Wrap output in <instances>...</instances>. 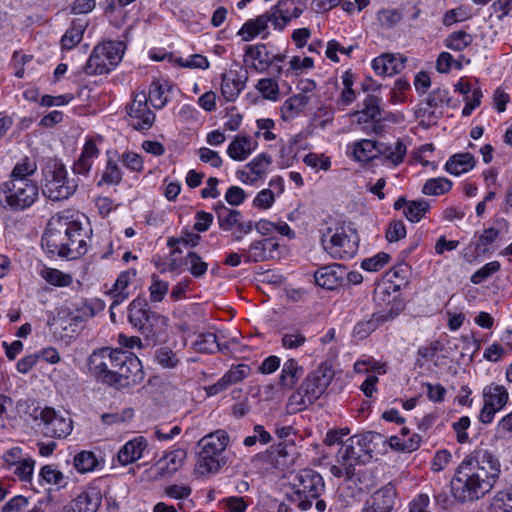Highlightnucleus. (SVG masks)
<instances>
[{
  "label": "nucleus",
  "mask_w": 512,
  "mask_h": 512,
  "mask_svg": "<svg viewBox=\"0 0 512 512\" xmlns=\"http://www.w3.org/2000/svg\"><path fill=\"white\" fill-rule=\"evenodd\" d=\"M101 504V495L96 489H89L79 494L63 512H96Z\"/></svg>",
  "instance_id": "412c9836"
},
{
  "label": "nucleus",
  "mask_w": 512,
  "mask_h": 512,
  "mask_svg": "<svg viewBox=\"0 0 512 512\" xmlns=\"http://www.w3.org/2000/svg\"><path fill=\"white\" fill-rule=\"evenodd\" d=\"M448 91L444 88L434 89L427 97L426 103L430 108H440L444 103H449Z\"/></svg>",
  "instance_id": "e2e57ef3"
},
{
  "label": "nucleus",
  "mask_w": 512,
  "mask_h": 512,
  "mask_svg": "<svg viewBox=\"0 0 512 512\" xmlns=\"http://www.w3.org/2000/svg\"><path fill=\"white\" fill-rule=\"evenodd\" d=\"M270 244L268 241H254L248 247L245 254L246 262H264L271 259V254L266 252L265 246Z\"/></svg>",
  "instance_id": "4c0bfd02"
},
{
  "label": "nucleus",
  "mask_w": 512,
  "mask_h": 512,
  "mask_svg": "<svg viewBox=\"0 0 512 512\" xmlns=\"http://www.w3.org/2000/svg\"><path fill=\"white\" fill-rule=\"evenodd\" d=\"M97 465V457L91 451H81L74 457V467L80 473L93 471Z\"/></svg>",
  "instance_id": "ea45409f"
},
{
  "label": "nucleus",
  "mask_w": 512,
  "mask_h": 512,
  "mask_svg": "<svg viewBox=\"0 0 512 512\" xmlns=\"http://www.w3.org/2000/svg\"><path fill=\"white\" fill-rule=\"evenodd\" d=\"M34 465L35 461L33 459H23L16 465L14 474L17 475L22 481H30L34 470Z\"/></svg>",
  "instance_id": "338daca9"
},
{
  "label": "nucleus",
  "mask_w": 512,
  "mask_h": 512,
  "mask_svg": "<svg viewBox=\"0 0 512 512\" xmlns=\"http://www.w3.org/2000/svg\"><path fill=\"white\" fill-rule=\"evenodd\" d=\"M85 28L86 24L80 21H73L61 39L62 49L71 50L79 44L83 38Z\"/></svg>",
  "instance_id": "72a5a7b5"
},
{
  "label": "nucleus",
  "mask_w": 512,
  "mask_h": 512,
  "mask_svg": "<svg viewBox=\"0 0 512 512\" xmlns=\"http://www.w3.org/2000/svg\"><path fill=\"white\" fill-rule=\"evenodd\" d=\"M165 91V86L159 80L152 82L147 98L154 108L161 109L166 105L167 97L164 95Z\"/></svg>",
  "instance_id": "49530a36"
},
{
  "label": "nucleus",
  "mask_w": 512,
  "mask_h": 512,
  "mask_svg": "<svg viewBox=\"0 0 512 512\" xmlns=\"http://www.w3.org/2000/svg\"><path fill=\"white\" fill-rule=\"evenodd\" d=\"M121 349L102 347L96 349L88 357V369L98 381L110 385L115 377V370L122 358Z\"/></svg>",
  "instance_id": "9d476101"
},
{
  "label": "nucleus",
  "mask_w": 512,
  "mask_h": 512,
  "mask_svg": "<svg viewBox=\"0 0 512 512\" xmlns=\"http://www.w3.org/2000/svg\"><path fill=\"white\" fill-rule=\"evenodd\" d=\"M103 142L104 140L101 136L87 139L81 156L78 160H89L92 158H97L99 156L100 146L103 144Z\"/></svg>",
  "instance_id": "864d4df0"
},
{
  "label": "nucleus",
  "mask_w": 512,
  "mask_h": 512,
  "mask_svg": "<svg viewBox=\"0 0 512 512\" xmlns=\"http://www.w3.org/2000/svg\"><path fill=\"white\" fill-rule=\"evenodd\" d=\"M500 235V232L498 229L490 227L487 229H484L483 232L480 234L478 242L476 244V250L486 251L487 247L494 243Z\"/></svg>",
  "instance_id": "0e129e2a"
},
{
  "label": "nucleus",
  "mask_w": 512,
  "mask_h": 512,
  "mask_svg": "<svg viewBox=\"0 0 512 512\" xmlns=\"http://www.w3.org/2000/svg\"><path fill=\"white\" fill-rule=\"evenodd\" d=\"M131 117V126L136 130H148L152 127L155 121V114L149 110L146 112L141 111L138 113L128 112Z\"/></svg>",
  "instance_id": "de8ad7c7"
},
{
  "label": "nucleus",
  "mask_w": 512,
  "mask_h": 512,
  "mask_svg": "<svg viewBox=\"0 0 512 512\" xmlns=\"http://www.w3.org/2000/svg\"><path fill=\"white\" fill-rule=\"evenodd\" d=\"M186 457L187 453L184 449H175L168 452L156 464L158 475L167 476L174 474L182 467Z\"/></svg>",
  "instance_id": "5701e85b"
},
{
  "label": "nucleus",
  "mask_w": 512,
  "mask_h": 512,
  "mask_svg": "<svg viewBox=\"0 0 512 512\" xmlns=\"http://www.w3.org/2000/svg\"><path fill=\"white\" fill-rule=\"evenodd\" d=\"M393 318L391 313L373 314L368 320L359 321L353 330V333L359 339L367 338L373 331H375L384 322Z\"/></svg>",
  "instance_id": "7c9ffc66"
},
{
  "label": "nucleus",
  "mask_w": 512,
  "mask_h": 512,
  "mask_svg": "<svg viewBox=\"0 0 512 512\" xmlns=\"http://www.w3.org/2000/svg\"><path fill=\"white\" fill-rule=\"evenodd\" d=\"M95 47L97 48V52H100L104 56L109 67H114L119 64L126 49L125 43L122 41H107Z\"/></svg>",
  "instance_id": "c85d7f7f"
},
{
  "label": "nucleus",
  "mask_w": 512,
  "mask_h": 512,
  "mask_svg": "<svg viewBox=\"0 0 512 512\" xmlns=\"http://www.w3.org/2000/svg\"><path fill=\"white\" fill-rule=\"evenodd\" d=\"M354 49H355L354 45H350L349 47L345 48L342 45H340V43L338 41L330 40L327 43L325 54H326L327 58H329L331 61L337 63V62H339V57L337 56V52H340L342 54L350 56L351 52Z\"/></svg>",
  "instance_id": "052dcab7"
},
{
  "label": "nucleus",
  "mask_w": 512,
  "mask_h": 512,
  "mask_svg": "<svg viewBox=\"0 0 512 512\" xmlns=\"http://www.w3.org/2000/svg\"><path fill=\"white\" fill-rule=\"evenodd\" d=\"M501 473L499 459L488 450H475L455 470L451 493L460 503L476 501L488 494Z\"/></svg>",
  "instance_id": "f257e3e1"
},
{
  "label": "nucleus",
  "mask_w": 512,
  "mask_h": 512,
  "mask_svg": "<svg viewBox=\"0 0 512 512\" xmlns=\"http://www.w3.org/2000/svg\"><path fill=\"white\" fill-rule=\"evenodd\" d=\"M421 437L418 434H412L407 437L391 436L389 444L393 449L399 451L412 452L419 448Z\"/></svg>",
  "instance_id": "e433bc0d"
},
{
  "label": "nucleus",
  "mask_w": 512,
  "mask_h": 512,
  "mask_svg": "<svg viewBox=\"0 0 512 512\" xmlns=\"http://www.w3.org/2000/svg\"><path fill=\"white\" fill-rule=\"evenodd\" d=\"M451 187V181L446 178H432L425 182L422 192L425 195L438 196L450 191Z\"/></svg>",
  "instance_id": "a19ab883"
},
{
  "label": "nucleus",
  "mask_w": 512,
  "mask_h": 512,
  "mask_svg": "<svg viewBox=\"0 0 512 512\" xmlns=\"http://www.w3.org/2000/svg\"><path fill=\"white\" fill-rule=\"evenodd\" d=\"M244 88L245 83L240 79L231 78L227 74H222L221 93L227 101H234Z\"/></svg>",
  "instance_id": "c9c22d12"
},
{
  "label": "nucleus",
  "mask_w": 512,
  "mask_h": 512,
  "mask_svg": "<svg viewBox=\"0 0 512 512\" xmlns=\"http://www.w3.org/2000/svg\"><path fill=\"white\" fill-rule=\"evenodd\" d=\"M155 357L157 363L163 368L172 369L175 368L179 363V359L176 353H174L168 347L159 348L156 351Z\"/></svg>",
  "instance_id": "3c124183"
},
{
  "label": "nucleus",
  "mask_w": 512,
  "mask_h": 512,
  "mask_svg": "<svg viewBox=\"0 0 512 512\" xmlns=\"http://www.w3.org/2000/svg\"><path fill=\"white\" fill-rule=\"evenodd\" d=\"M333 377L332 366L327 362L321 363L306 376L301 389L308 395L310 401H316L326 391Z\"/></svg>",
  "instance_id": "4468645a"
},
{
  "label": "nucleus",
  "mask_w": 512,
  "mask_h": 512,
  "mask_svg": "<svg viewBox=\"0 0 512 512\" xmlns=\"http://www.w3.org/2000/svg\"><path fill=\"white\" fill-rule=\"evenodd\" d=\"M354 160H376L379 154H384L386 160H403L406 155V146L396 141L394 145L387 146L370 139H362L352 146Z\"/></svg>",
  "instance_id": "9b49d317"
},
{
  "label": "nucleus",
  "mask_w": 512,
  "mask_h": 512,
  "mask_svg": "<svg viewBox=\"0 0 512 512\" xmlns=\"http://www.w3.org/2000/svg\"><path fill=\"white\" fill-rule=\"evenodd\" d=\"M346 275V269L340 264H332L319 268L315 274V282L318 286L334 290L341 286Z\"/></svg>",
  "instance_id": "6ab92c4d"
},
{
  "label": "nucleus",
  "mask_w": 512,
  "mask_h": 512,
  "mask_svg": "<svg viewBox=\"0 0 512 512\" xmlns=\"http://www.w3.org/2000/svg\"><path fill=\"white\" fill-rule=\"evenodd\" d=\"M482 397L483 407L479 413V421L489 424L493 421L495 414L505 407L509 394L504 386L492 383L483 388Z\"/></svg>",
  "instance_id": "ddd939ff"
},
{
  "label": "nucleus",
  "mask_w": 512,
  "mask_h": 512,
  "mask_svg": "<svg viewBox=\"0 0 512 512\" xmlns=\"http://www.w3.org/2000/svg\"><path fill=\"white\" fill-rule=\"evenodd\" d=\"M245 55L257 62L250 66L256 72H265L271 66L270 53L265 44L247 46Z\"/></svg>",
  "instance_id": "c756f323"
},
{
  "label": "nucleus",
  "mask_w": 512,
  "mask_h": 512,
  "mask_svg": "<svg viewBox=\"0 0 512 512\" xmlns=\"http://www.w3.org/2000/svg\"><path fill=\"white\" fill-rule=\"evenodd\" d=\"M396 489L388 484L375 491L365 503L362 512H395Z\"/></svg>",
  "instance_id": "f3484780"
},
{
  "label": "nucleus",
  "mask_w": 512,
  "mask_h": 512,
  "mask_svg": "<svg viewBox=\"0 0 512 512\" xmlns=\"http://www.w3.org/2000/svg\"><path fill=\"white\" fill-rule=\"evenodd\" d=\"M429 208L430 205L426 200H413L409 201L403 213L410 222H419L428 212Z\"/></svg>",
  "instance_id": "58836bf2"
},
{
  "label": "nucleus",
  "mask_w": 512,
  "mask_h": 512,
  "mask_svg": "<svg viewBox=\"0 0 512 512\" xmlns=\"http://www.w3.org/2000/svg\"><path fill=\"white\" fill-rule=\"evenodd\" d=\"M144 380V371L141 361L134 355H128L122 352V358L119 362L115 377L111 386L116 388H128L139 385Z\"/></svg>",
  "instance_id": "f8f14e48"
},
{
  "label": "nucleus",
  "mask_w": 512,
  "mask_h": 512,
  "mask_svg": "<svg viewBox=\"0 0 512 512\" xmlns=\"http://www.w3.org/2000/svg\"><path fill=\"white\" fill-rule=\"evenodd\" d=\"M42 247L51 255L74 260L86 254L87 234L79 222L56 215L42 236Z\"/></svg>",
  "instance_id": "f03ea898"
},
{
  "label": "nucleus",
  "mask_w": 512,
  "mask_h": 512,
  "mask_svg": "<svg viewBox=\"0 0 512 512\" xmlns=\"http://www.w3.org/2000/svg\"><path fill=\"white\" fill-rule=\"evenodd\" d=\"M304 374V369L295 359H288L283 364L279 377V385L284 389H292Z\"/></svg>",
  "instance_id": "bb28decb"
},
{
  "label": "nucleus",
  "mask_w": 512,
  "mask_h": 512,
  "mask_svg": "<svg viewBox=\"0 0 512 512\" xmlns=\"http://www.w3.org/2000/svg\"><path fill=\"white\" fill-rule=\"evenodd\" d=\"M43 194L52 201L69 198L77 189V178L70 177L62 162H46L42 168Z\"/></svg>",
  "instance_id": "423d86ee"
},
{
  "label": "nucleus",
  "mask_w": 512,
  "mask_h": 512,
  "mask_svg": "<svg viewBox=\"0 0 512 512\" xmlns=\"http://www.w3.org/2000/svg\"><path fill=\"white\" fill-rule=\"evenodd\" d=\"M256 89L263 98L270 101H277L279 99V85L275 79L263 78L256 84Z\"/></svg>",
  "instance_id": "37998d69"
},
{
  "label": "nucleus",
  "mask_w": 512,
  "mask_h": 512,
  "mask_svg": "<svg viewBox=\"0 0 512 512\" xmlns=\"http://www.w3.org/2000/svg\"><path fill=\"white\" fill-rule=\"evenodd\" d=\"M269 162H248L237 171V178L245 184H255L266 177Z\"/></svg>",
  "instance_id": "393cba45"
},
{
  "label": "nucleus",
  "mask_w": 512,
  "mask_h": 512,
  "mask_svg": "<svg viewBox=\"0 0 512 512\" xmlns=\"http://www.w3.org/2000/svg\"><path fill=\"white\" fill-rule=\"evenodd\" d=\"M382 99L376 95H368L363 102V109L359 112V122L371 120L375 122L373 130L379 133L381 130L380 122L382 120H388V115L381 108Z\"/></svg>",
  "instance_id": "aec40b11"
},
{
  "label": "nucleus",
  "mask_w": 512,
  "mask_h": 512,
  "mask_svg": "<svg viewBox=\"0 0 512 512\" xmlns=\"http://www.w3.org/2000/svg\"><path fill=\"white\" fill-rule=\"evenodd\" d=\"M500 267L501 265L498 261H492L485 264L472 275L471 282L474 284L482 283L491 275L498 272L500 270Z\"/></svg>",
  "instance_id": "4d7b16f0"
},
{
  "label": "nucleus",
  "mask_w": 512,
  "mask_h": 512,
  "mask_svg": "<svg viewBox=\"0 0 512 512\" xmlns=\"http://www.w3.org/2000/svg\"><path fill=\"white\" fill-rule=\"evenodd\" d=\"M405 61L400 54L384 53L372 61V68L378 75L391 76L404 68Z\"/></svg>",
  "instance_id": "4be33fe9"
},
{
  "label": "nucleus",
  "mask_w": 512,
  "mask_h": 512,
  "mask_svg": "<svg viewBox=\"0 0 512 512\" xmlns=\"http://www.w3.org/2000/svg\"><path fill=\"white\" fill-rule=\"evenodd\" d=\"M224 508L229 512H244L248 506L244 497L231 496L222 500Z\"/></svg>",
  "instance_id": "774afa93"
},
{
  "label": "nucleus",
  "mask_w": 512,
  "mask_h": 512,
  "mask_svg": "<svg viewBox=\"0 0 512 512\" xmlns=\"http://www.w3.org/2000/svg\"><path fill=\"white\" fill-rule=\"evenodd\" d=\"M255 148V142L245 136L236 137L228 147L229 156L234 160L245 159Z\"/></svg>",
  "instance_id": "2f4dec72"
},
{
  "label": "nucleus",
  "mask_w": 512,
  "mask_h": 512,
  "mask_svg": "<svg viewBox=\"0 0 512 512\" xmlns=\"http://www.w3.org/2000/svg\"><path fill=\"white\" fill-rule=\"evenodd\" d=\"M309 102L304 94H298L288 98L281 107V115L284 121L293 119Z\"/></svg>",
  "instance_id": "473e14b6"
},
{
  "label": "nucleus",
  "mask_w": 512,
  "mask_h": 512,
  "mask_svg": "<svg viewBox=\"0 0 512 512\" xmlns=\"http://www.w3.org/2000/svg\"><path fill=\"white\" fill-rule=\"evenodd\" d=\"M40 477L48 484L64 486V475L52 465H45L40 470Z\"/></svg>",
  "instance_id": "6e6d98bb"
},
{
  "label": "nucleus",
  "mask_w": 512,
  "mask_h": 512,
  "mask_svg": "<svg viewBox=\"0 0 512 512\" xmlns=\"http://www.w3.org/2000/svg\"><path fill=\"white\" fill-rule=\"evenodd\" d=\"M151 285L149 287L150 300L151 302H161L169 290V283L160 280L157 275H152Z\"/></svg>",
  "instance_id": "8fccbe9b"
},
{
  "label": "nucleus",
  "mask_w": 512,
  "mask_h": 512,
  "mask_svg": "<svg viewBox=\"0 0 512 512\" xmlns=\"http://www.w3.org/2000/svg\"><path fill=\"white\" fill-rule=\"evenodd\" d=\"M219 227L224 231H233V239L240 241L253 229L252 221H243L240 211L229 209L224 205L216 208Z\"/></svg>",
  "instance_id": "dca6fc26"
},
{
  "label": "nucleus",
  "mask_w": 512,
  "mask_h": 512,
  "mask_svg": "<svg viewBox=\"0 0 512 512\" xmlns=\"http://www.w3.org/2000/svg\"><path fill=\"white\" fill-rule=\"evenodd\" d=\"M371 434L350 437L337 453V464L332 465L330 472L335 477L345 476L351 480L355 475V467L365 464L372 457L370 447Z\"/></svg>",
  "instance_id": "7ed1b4c3"
},
{
  "label": "nucleus",
  "mask_w": 512,
  "mask_h": 512,
  "mask_svg": "<svg viewBox=\"0 0 512 512\" xmlns=\"http://www.w3.org/2000/svg\"><path fill=\"white\" fill-rule=\"evenodd\" d=\"M322 245L325 251L334 259L347 260L353 258L359 246L357 232L341 226L336 228L333 234L322 237Z\"/></svg>",
  "instance_id": "6e6552de"
},
{
  "label": "nucleus",
  "mask_w": 512,
  "mask_h": 512,
  "mask_svg": "<svg viewBox=\"0 0 512 512\" xmlns=\"http://www.w3.org/2000/svg\"><path fill=\"white\" fill-rule=\"evenodd\" d=\"M146 448V440L143 437H137L128 441L118 452V461L122 465H128L142 457Z\"/></svg>",
  "instance_id": "a878e982"
},
{
  "label": "nucleus",
  "mask_w": 512,
  "mask_h": 512,
  "mask_svg": "<svg viewBox=\"0 0 512 512\" xmlns=\"http://www.w3.org/2000/svg\"><path fill=\"white\" fill-rule=\"evenodd\" d=\"M84 71L88 75H101L109 73L111 67H109L104 56L100 52H97V48L94 47L92 54L84 66Z\"/></svg>",
  "instance_id": "f704fd0d"
},
{
  "label": "nucleus",
  "mask_w": 512,
  "mask_h": 512,
  "mask_svg": "<svg viewBox=\"0 0 512 512\" xmlns=\"http://www.w3.org/2000/svg\"><path fill=\"white\" fill-rule=\"evenodd\" d=\"M185 261L186 264L190 265V272L194 277L203 276L208 269V264L202 261L201 257L195 252H189Z\"/></svg>",
  "instance_id": "5fc2aeb1"
},
{
  "label": "nucleus",
  "mask_w": 512,
  "mask_h": 512,
  "mask_svg": "<svg viewBox=\"0 0 512 512\" xmlns=\"http://www.w3.org/2000/svg\"><path fill=\"white\" fill-rule=\"evenodd\" d=\"M281 157L287 160H319L318 155L310 152L301 140H290L283 145Z\"/></svg>",
  "instance_id": "cd10ccee"
},
{
  "label": "nucleus",
  "mask_w": 512,
  "mask_h": 512,
  "mask_svg": "<svg viewBox=\"0 0 512 512\" xmlns=\"http://www.w3.org/2000/svg\"><path fill=\"white\" fill-rule=\"evenodd\" d=\"M406 236V227L401 220H393L386 230V239L389 242H397Z\"/></svg>",
  "instance_id": "680f3d73"
},
{
  "label": "nucleus",
  "mask_w": 512,
  "mask_h": 512,
  "mask_svg": "<svg viewBox=\"0 0 512 512\" xmlns=\"http://www.w3.org/2000/svg\"><path fill=\"white\" fill-rule=\"evenodd\" d=\"M122 179V172L120 167L114 162H106L105 168L101 172V179L98 182V186L115 185L118 184Z\"/></svg>",
  "instance_id": "c03bdc74"
},
{
  "label": "nucleus",
  "mask_w": 512,
  "mask_h": 512,
  "mask_svg": "<svg viewBox=\"0 0 512 512\" xmlns=\"http://www.w3.org/2000/svg\"><path fill=\"white\" fill-rule=\"evenodd\" d=\"M250 371V367L246 364L234 365L215 384L206 387L205 390L209 396L216 395L244 380Z\"/></svg>",
  "instance_id": "a211bd4d"
},
{
  "label": "nucleus",
  "mask_w": 512,
  "mask_h": 512,
  "mask_svg": "<svg viewBox=\"0 0 512 512\" xmlns=\"http://www.w3.org/2000/svg\"><path fill=\"white\" fill-rule=\"evenodd\" d=\"M35 419H40L42 432L47 437L65 438L72 431V420L69 417L59 415L53 408L46 407L40 410Z\"/></svg>",
  "instance_id": "2eb2a0df"
},
{
  "label": "nucleus",
  "mask_w": 512,
  "mask_h": 512,
  "mask_svg": "<svg viewBox=\"0 0 512 512\" xmlns=\"http://www.w3.org/2000/svg\"><path fill=\"white\" fill-rule=\"evenodd\" d=\"M377 19L381 26L392 28L402 19V14L398 9H383L378 12Z\"/></svg>",
  "instance_id": "13d9d810"
},
{
  "label": "nucleus",
  "mask_w": 512,
  "mask_h": 512,
  "mask_svg": "<svg viewBox=\"0 0 512 512\" xmlns=\"http://www.w3.org/2000/svg\"><path fill=\"white\" fill-rule=\"evenodd\" d=\"M228 443L229 436L224 430H217L204 436L198 442L200 451L194 473L198 477H205L219 472L227 463L224 453Z\"/></svg>",
  "instance_id": "20e7f679"
},
{
  "label": "nucleus",
  "mask_w": 512,
  "mask_h": 512,
  "mask_svg": "<svg viewBox=\"0 0 512 512\" xmlns=\"http://www.w3.org/2000/svg\"><path fill=\"white\" fill-rule=\"evenodd\" d=\"M470 424L471 421L468 416H462L458 421L452 424L458 443L464 444L468 441V434L466 430L470 427Z\"/></svg>",
  "instance_id": "69168bd1"
},
{
  "label": "nucleus",
  "mask_w": 512,
  "mask_h": 512,
  "mask_svg": "<svg viewBox=\"0 0 512 512\" xmlns=\"http://www.w3.org/2000/svg\"><path fill=\"white\" fill-rule=\"evenodd\" d=\"M136 274H137V272L133 268L123 271L119 274L112 289L109 290V294L111 295V297L113 299L111 309L114 306L119 305L125 299H127L129 297L127 288L129 286V284L135 279Z\"/></svg>",
  "instance_id": "b1692460"
},
{
  "label": "nucleus",
  "mask_w": 512,
  "mask_h": 512,
  "mask_svg": "<svg viewBox=\"0 0 512 512\" xmlns=\"http://www.w3.org/2000/svg\"><path fill=\"white\" fill-rule=\"evenodd\" d=\"M472 36L465 31L453 32L446 39V46L454 51H462L472 43Z\"/></svg>",
  "instance_id": "09e8293b"
},
{
  "label": "nucleus",
  "mask_w": 512,
  "mask_h": 512,
  "mask_svg": "<svg viewBox=\"0 0 512 512\" xmlns=\"http://www.w3.org/2000/svg\"><path fill=\"white\" fill-rule=\"evenodd\" d=\"M390 260V255L385 252H380L373 257L366 258L362 261V269L369 272H377L382 269Z\"/></svg>",
  "instance_id": "603ef678"
},
{
  "label": "nucleus",
  "mask_w": 512,
  "mask_h": 512,
  "mask_svg": "<svg viewBox=\"0 0 512 512\" xmlns=\"http://www.w3.org/2000/svg\"><path fill=\"white\" fill-rule=\"evenodd\" d=\"M324 481L322 476L311 469L301 470L294 478L293 501H298L299 509L306 511L311 508L312 500L317 499L324 491Z\"/></svg>",
  "instance_id": "1a4fd4ad"
},
{
  "label": "nucleus",
  "mask_w": 512,
  "mask_h": 512,
  "mask_svg": "<svg viewBox=\"0 0 512 512\" xmlns=\"http://www.w3.org/2000/svg\"><path fill=\"white\" fill-rule=\"evenodd\" d=\"M314 401H310L308 395L303 392L301 387L295 391L288 400V407L294 412L305 409L308 405H311Z\"/></svg>",
  "instance_id": "bf43d9fd"
},
{
  "label": "nucleus",
  "mask_w": 512,
  "mask_h": 512,
  "mask_svg": "<svg viewBox=\"0 0 512 512\" xmlns=\"http://www.w3.org/2000/svg\"><path fill=\"white\" fill-rule=\"evenodd\" d=\"M141 299H134L129 306V321L152 344L168 338V319L146 308Z\"/></svg>",
  "instance_id": "39448f33"
},
{
  "label": "nucleus",
  "mask_w": 512,
  "mask_h": 512,
  "mask_svg": "<svg viewBox=\"0 0 512 512\" xmlns=\"http://www.w3.org/2000/svg\"><path fill=\"white\" fill-rule=\"evenodd\" d=\"M41 276L48 283L59 287H66L72 283V277L69 274H65L53 268H44L41 271Z\"/></svg>",
  "instance_id": "a18cd8bd"
},
{
  "label": "nucleus",
  "mask_w": 512,
  "mask_h": 512,
  "mask_svg": "<svg viewBox=\"0 0 512 512\" xmlns=\"http://www.w3.org/2000/svg\"><path fill=\"white\" fill-rule=\"evenodd\" d=\"M38 197V187L26 179H11L0 185V205L20 211L30 207Z\"/></svg>",
  "instance_id": "0eeeda50"
},
{
  "label": "nucleus",
  "mask_w": 512,
  "mask_h": 512,
  "mask_svg": "<svg viewBox=\"0 0 512 512\" xmlns=\"http://www.w3.org/2000/svg\"><path fill=\"white\" fill-rule=\"evenodd\" d=\"M193 347L195 351L201 353H215L220 349L217 336L214 333L200 334L194 342Z\"/></svg>",
  "instance_id": "79ce46f5"
}]
</instances>
